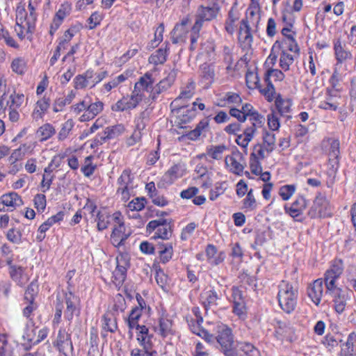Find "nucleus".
<instances>
[{"label": "nucleus", "instance_id": "obj_14", "mask_svg": "<svg viewBox=\"0 0 356 356\" xmlns=\"http://www.w3.org/2000/svg\"><path fill=\"white\" fill-rule=\"evenodd\" d=\"M38 293V284L36 280L33 281L28 286L24 295V300L27 305L24 312H33L38 309L37 304L34 302L35 297Z\"/></svg>", "mask_w": 356, "mask_h": 356}, {"label": "nucleus", "instance_id": "obj_4", "mask_svg": "<svg viewBox=\"0 0 356 356\" xmlns=\"http://www.w3.org/2000/svg\"><path fill=\"white\" fill-rule=\"evenodd\" d=\"M216 339L220 346L222 351L227 356L233 355L234 339L232 330L226 325L217 326Z\"/></svg>", "mask_w": 356, "mask_h": 356}, {"label": "nucleus", "instance_id": "obj_30", "mask_svg": "<svg viewBox=\"0 0 356 356\" xmlns=\"http://www.w3.org/2000/svg\"><path fill=\"white\" fill-rule=\"evenodd\" d=\"M232 298L234 304L233 312H243V309H245V302L242 291L236 287H233Z\"/></svg>", "mask_w": 356, "mask_h": 356}, {"label": "nucleus", "instance_id": "obj_15", "mask_svg": "<svg viewBox=\"0 0 356 356\" xmlns=\"http://www.w3.org/2000/svg\"><path fill=\"white\" fill-rule=\"evenodd\" d=\"M88 106L80 120L82 122L88 121L93 119L103 110L104 104L100 101L91 102L90 97H88Z\"/></svg>", "mask_w": 356, "mask_h": 356}, {"label": "nucleus", "instance_id": "obj_9", "mask_svg": "<svg viewBox=\"0 0 356 356\" xmlns=\"http://www.w3.org/2000/svg\"><path fill=\"white\" fill-rule=\"evenodd\" d=\"M343 270V264L341 260L335 261L330 268L325 273V284L327 291L338 290L335 284L336 280L342 274Z\"/></svg>", "mask_w": 356, "mask_h": 356}, {"label": "nucleus", "instance_id": "obj_32", "mask_svg": "<svg viewBox=\"0 0 356 356\" xmlns=\"http://www.w3.org/2000/svg\"><path fill=\"white\" fill-rule=\"evenodd\" d=\"M65 304L67 309L70 312L80 310V300L77 296H75L71 290L65 294Z\"/></svg>", "mask_w": 356, "mask_h": 356}, {"label": "nucleus", "instance_id": "obj_7", "mask_svg": "<svg viewBox=\"0 0 356 356\" xmlns=\"http://www.w3.org/2000/svg\"><path fill=\"white\" fill-rule=\"evenodd\" d=\"M330 205L326 197L318 194L314 199L313 204L308 211L312 218H325L330 216Z\"/></svg>", "mask_w": 356, "mask_h": 356}, {"label": "nucleus", "instance_id": "obj_52", "mask_svg": "<svg viewBox=\"0 0 356 356\" xmlns=\"http://www.w3.org/2000/svg\"><path fill=\"white\" fill-rule=\"evenodd\" d=\"M146 200L144 197H136L128 204V208L131 211H141L145 207Z\"/></svg>", "mask_w": 356, "mask_h": 356}, {"label": "nucleus", "instance_id": "obj_23", "mask_svg": "<svg viewBox=\"0 0 356 356\" xmlns=\"http://www.w3.org/2000/svg\"><path fill=\"white\" fill-rule=\"evenodd\" d=\"M257 128L252 125L248 126L241 134L237 135L236 143L239 146L246 148L249 143L252 140L257 131Z\"/></svg>", "mask_w": 356, "mask_h": 356}, {"label": "nucleus", "instance_id": "obj_36", "mask_svg": "<svg viewBox=\"0 0 356 356\" xmlns=\"http://www.w3.org/2000/svg\"><path fill=\"white\" fill-rule=\"evenodd\" d=\"M293 56L287 53L286 49H282V54L280 58V67L284 71H288L290 65L293 64Z\"/></svg>", "mask_w": 356, "mask_h": 356}, {"label": "nucleus", "instance_id": "obj_13", "mask_svg": "<svg viewBox=\"0 0 356 356\" xmlns=\"http://www.w3.org/2000/svg\"><path fill=\"white\" fill-rule=\"evenodd\" d=\"M340 143L338 139L333 138H327L322 141V149L329 156V161H334L335 163L339 162V156Z\"/></svg>", "mask_w": 356, "mask_h": 356}, {"label": "nucleus", "instance_id": "obj_29", "mask_svg": "<svg viewBox=\"0 0 356 356\" xmlns=\"http://www.w3.org/2000/svg\"><path fill=\"white\" fill-rule=\"evenodd\" d=\"M56 133L54 127L49 123H46L39 127L36 134L40 142L45 141L50 138Z\"/></svg>", "mask_w": 356, "mask_h": 356}, {"label": "nucleus", "instance_id": "obj_63", "mask_svg": "<svg viewBox=\"0 0 356 356\" xmlns=\"http://www.w3.org/2000/svg\"><path fill=\"white\" fill-rule=\"evenodd\" d=\"M155 280L158 285L163 289H165L168 282V276L164 273L163 270H160L156 271L155 275Z\"/></svg>", "mask_w": 356, "mask_h": 356}, {"label": "nucleus", "instance_id": "obj_58", "mask_svg": "<svg viewBox=\"0 0 356 356\" xmlns=\"http://www.w3.org/2000/svg\"><path fill=\"white\" fill-rule=\"evenodd\" d=\"M295 192L293 185H285L280 188L279 194L284 200H289Z\"/></svg>", "mask_w": 356, "mask_h": 356}, {"label": "nucleus", "instance_id": "obj_33", "mask_svg": "<svg viewBox=\"0 0 356 356\" xmlns=\"http://www.w3.org/2000/svg\"><path fill=\"white\" fill-rule=\"evenodd\" d=\"M209 126V120L207 119H204L201 120L196 126V127L191 131L188 134V137L189 139L195 140H197L200 135L204 132Z\"/></svg>", "mask_w": 356, "mask_h": 356}, {"label": "nucleus", "instance_id": "obj_35", "mask_svg": "<svg viewBox=\"0 0 356 356\" xmlns=\"http://www.w3.org/2000/svg\"><path fill=\"white\" fill-rule=\"evenodd\" d=\"M103 328L111 332H113L117 329L116 318L113 313H106L103 316Z\"/></svg>", "mask_w": 356, "mask_h": 356}, {"label": "nucleus", "instance_id": "obj_56", "mask_svg": "<svg viewBox=\"0 0 356 356\" xmlns=\"http://www.w3.org/2000/svg\"><path fill=\"white\" fill-rule=\"evenodd\" d=\"M126 309L127 305L124 298L120 294L116 295L114 298V312H124Z\"/></svg>", "mask_w": 356, "mask_h": 356}, {"label": "nucleus", "instance_id": "obj_55", "mask_svg": "<svg viewBox=\"0 0 356 356\" xmlns=\"http://www.w3.org/2000/svg\"><path fill=\"white\" fill-rule=\"evenodd\" d=\"M127 268H128L122 266H116V268L113 272V276L118 284H121L124 281Z\"/></svg>", "mask_w": 356, "mask_h": 356}, {"label": "nucleus", "instance_id": "obj_24", "mask_svg": "<svg viewBox=\"0 0 356 356\" xmlns=\"http://www.w3.org/2000/svg\"><path fill=\"white\" fill-rule=\"evenodd\" d=\"M54 346H56L60 352H64L67 348H70L72 350V343L70 339V336L68 334L65 330H60L58 333V336Z\"/></svg>", "mask_w": 356, "mask_h": 356}, {"label": "nucleus", "instance_id": "obj_16", "mask_svg": "<svg viewBox=\"0 0 356 356\" xmlns=\"http://www.w3.org/2000/svg\"><path fill=\"white\" fill-rule=\"evenodd\" d=\"M242 159V154L239 152H233L232 156H227L225 159V165L229 170L236 174H242L244 165L238 159Z\"/></svg>", "mask_w": 356, "mask_h": 356}, {"label": "nucleus", "instance_id": "obj_37", "mask_svg": "<svg viewBox=\"0 0 356 356\" xmlns=\"http://www.w3.org/2000/svg\"><path fill=\"white\" fill-rule=\"evenodd\" d=\"M11 69L17 74H24L26 70V63L25 60L20 57L13 59L11 63Z\"/></svg>", "mask_w": 356, "mask_h": 356}, {"label": "nucleus", "instance_id": "obj_50", "mask_svg": "<svg viewBox=\"0 0 356 356\" xmlns=\"http://www.w3.org/2000/svg\"><path fill=\"white\" fill-rule=\"evenodd\" d=\"M74 127V122L72 120H67L62 126L60 131L58 133V139L63 140L65 139L69 135L70 131Z\"/></svg>", "mask_w": 356, "mask_h": 356}, {"label": "nucleus", "instance_id": "obj_60", "mask_svg": "<svg viewBox=\"0 0 356 356\" xmlns=\"http://www.w3.org/2000/svg\"><path fill=\"white\" fill-rule=\"evenodd\" d=\"M268 125L272 131L278 130L280 126L277 115L272 112L268 115Z\"/></svg>", "mask_w": 356, "mask_h": 356}, {"label": "nucleus", "instance_id": "obj_19", "mask_svg": "<svg viewBox=\"0 0 356 356\" xmlns=\"http://www.w3.org/2000/svg\"><path fill=\"white\" fill-rule=\"evenodd\" d=\"M139 333L137 336V340L146 351H152L153 335L149 334L148 329L145 325H138Z\"/></svg>", "mask_w": 356, "mask_h": 356}, {"label": "nucleus", "instance_id": "obj_20", "mask_svg": "<svg viewBox=\"0 0 356 356\" xmlns=\"http://www.w3.org/2000/svg\"><path fill=\"white\" fill-rule=\"evenodd\" d=\"M344 46L345 44H342L341 38H338L334 40V55L337 60V66L339 64H341L345 60L352 58V54L350 51L346 50Z\"/></svg>", "mask_w": 356, "mask_h": 356}, {"label": "nucleus", "instance_id": "obj_12", "mask_svg": "<svg viewBox=\"0 0 356 356\" xmlns=\"http://www.w3.org/2000/svg\"><path fill=\"white\" fill-rule=\"evenodd\" d=\"M185 172L184 164L180 163L173 165L162 177L161 180L158 183V186H164L172 184L176 179L181 177Z\"/></svg>", "mask_w": 356, "mask_h": 356}, {"label": "nucleus", "instance_id": "obj_25", "mask_svg": "<svg viewBox=\"0 0 356 356\" xmlns=\"http://www.w3.org/2000/svg\"><path fill=\"white\" fill-rule=\"evenodd\" d=\"M168 44H166L165 48H159L149 58V63L155 65L163 64L167 59L168 51L169 50Z\"/></svg>", "mask_w": 356, "mask_h": 356}, {"label": "nucleus", "instance_id": "obj_57", "mask_svg": "<svg viewBox=\"0 0 356 356\" xmlns=\"http://www.w3.org/2000/svg\"><path fill=\"white\" fill-rule=\"evenodd\" d=\"M164 32V24L161 23L157 27L155 33L154 39L151 41L152 47L154 48L163 40V33Z\"/></svg>", "mask_w": 356, "mask_h": 356}, {"label": "nucleus", "instance_id": "obj_17", "mask_svg": "<svg viewBox=\"0 0 356 356\" xmlns=\"http://www.w3.org/2000/svg\"><path fill=\"white\" fill-rule=\"evenodd\" d=\"M220 298L218 297L216 292L214 290L204 291L201 294L202 303L206 311L212 310L214 312L218 309V300Z\"/></svg>", "mask_w": 356, "mask_h": 356}, {"label": "nucleus", "instance_id": "obj_11", "mask_svg": "<svg viewBox=\"0 0 356 356\" xmlns=\"http://www.w3.org/2000/svg\"><path fill=\"white\" fill-rule=\"evenodd\" d=\"M35 327L31 316V313L26 316V327L22 334V344L24 350H29L35 338Z\"/></svg>", "mask_w": 356, "mask_h": 356}, {"label": "nucleus", "instance_id": "obj_38", "mask_svg": "<svg viewBox=\"0 0 356 356\" xmlns=\"http://www.w3.org/2000/svg\"><path fill=\"white\" fill-rule=\"evenodd\" d=\"M200 76L209 83H211L215 76L213 68L207 63L202 65L200 67Z\"/></svg>", "mask_w": 356, "mask_h": 356}, {"label": "nucleus", "instance_id": "obj_39", "mask_svg": "<svg viewBox=\"0 0 356 356\" xmlns=\"http://www.w3.org/2000/svg\"><path fill=\"white\" fill-rule=\"evenodd\" d=\"M0 356H16L13 348L6 341L4 335H0Z\"/></svg>", "mask_w": 356, "mask_h": 356}, {"label": "nucleus", "instance_id": "obj_42", "mask_svg": "<svg viewBox=\"0 0 356 356\" xmlns=\"http://www.w3.org/2000/svg\"><path fill=\"white\" fill-rule=\"evenodd\" d=\"M159 252L161 257V261L163 263L168 262L172 257V246L170 243L163 245V247L159 248Z\"/></svg>", "mask_w": 356, "mask_h": 356}, {"label": "nucleus", "instance_id": "obj_46", "mask_svg": "<svg viewBox=\"0 0 356 356\" xmlns=\"http://www.w3.org/2000/svg\"><path fill=\"white\" fill-rule=\"evenodd\" d=\"M248 118H249L250 124L257 129L262 127L265 123V118L264 115L259 114L258 111L253 113L252 115L248 116Z\"/></svg>", "mask_w": 356, "mask_h": 356}, {"label": "nucleus", "instance_id": "obj_53", "mask_svg": "<svg viewBox=\"0 0 356 356\" xmlns=\"http://www.w3.org/2000/svg\"><path fill=\"white\" fill-rule=\"evenodd\" d=\"M195 92V83L193 82L189 83L184 90H183L179 96L175 99L177 101L180 99H190L193 97Z\"/></svg>", "mask_w": 356, "mask_h": 356}, {"label": "nucleus", "instance_id": "obj_51", "mask_svg": "<svg viewBox=\"0 0 356 356\" xmlns=\"http://www.w3.org/2000/svg\"><path fill=\"white\" fill-rule=\"evenodd\" d=\"M225 183H218L215 187L210 191L209 199L212 201L216 200L220 195L223 194L226 187Z\"/></svg>", "mask_w": 356, "mask_h": 356}, {"label": "nucleus", "instance_id": "obj_43", "mask_svg": "<svg viewBox=\"0 0 356 356\" xmlns=\"http://www.w3.org/2000/svg\"><path fill=\"white\" fill-rule=\"evenodd\" d=\"M124 131V127L122 124H118L113 127H106L104 130V134H106V137H108L109 139L114 138Z\"/></svg>", "mask_w": 356, "mask_h": 356}, {"label": "nucleus", "instance_id": "obj_64", "mask_svg": "<svg viewBox=\"0 0 356 356\" xmlns=\"http://www.w3.org/2000/svg\"><path fill=\"white\" fill-rule=\"evenodd\" d=\"M102 19V16L98 12L93 13L88 19V22L90 24L89 29H93L95 28L100 24Z\"/></svg>", "mask_w": 356, "mask_h": 356}, {"label": "nucleus", "instance_id": "obj_28", "mask_svg": "<svg viewBox=\"0 0 356 356\" xmlns=\"http://www.w3.org/2000/svg\"><path fill=\"white\" fill-rule=\"evenodd\" d=\"M275 106L280 115L290 118V116L287 115L290 113L291 106V103L289 99H284L279 95L275 98Z\"/></svg>", "mask_w": 356, "mask_h": 356}, {"label": "nucleus", "instance_id": "obj_40", "mask_svg": "<svg viewBox=\"0 0 356 356\" xmlns=\"http://www.w3.org/2000/svg\"><path fill=\"white\" fill-rule=\"evenodd\" d=\"M239 349L243 351L246 356H261L259 350L249 343H241L239 344Z\"/></svg>", "mask_w": 356, "mask_h": 356}, {"label": "nucleus", "instance_id": "obj_10", "mask_svg": "<svg viewBox=\"0 0 356 356\" xmlns=\"http://www.w3.org/2000/svg\"><path fill=\"white\" fill-rule=\"evenodd\" d=\"M118 183L119 187L117 192L121 193L123 200H128L130 195V191L134 188V177L130 170H124L120 177L118 178Z\"/></svg>", "mask_w": 356, "mask_h": 356}, {"label": "nucleus", "instance_id": "obj_44", "mask_svg": "<svg viewBox=\"0 0 356 356\" xmlns=\"http://www.w3.org/2000/svg\"><path fill=\"white\" fill-rule=\"evenodd\" d=\"M239 34L243 37L244 40L250 42L252 37L250 33V27L247 19H242L239 30Z\"/></svg>", "mask_w": 356, "mask_h": 356}, {"label": "nucleus", "instance_id": "obj_41", "mask_svg": "<svg viewBox=\"0 0 356 356\" xmlns=\"http://www.w3.org/2000/svg\"><path fill=\"white\" fill-rule=\"evenodd\" d=\"M265 83H266V86L263 89H260V92L266 97L268 102H272L275 98H276L275 97L276 94L275 89L270 81H265Z\"/></svg>", "mask_w": 356, "mask_h": 356}, {"label": "nucleus", "instance_id": "obj_1", "mask_svg": "<svg viewBox=\"0 0 356 356\" xmlns=\"http://www.w3.org/2000/svg\"><path fill=\"white\" fill-rule=\"evenodd\" d=\"M277 298L282 310L292 312L297 305L298 289L288 282L282 280L279 285Z\"/></svg>", "mask_w": 356, "mask_h": 356}, {"label": "nucleus", "instance_id": "obj_3", "mask_svg": "<svg viewBox=\"0 0 356 356\" xmlns=\"http://www.w3.org/2000/svg\"><path fill=\"white\" fill-rule=\"evenodd\" d=\"M16 25L15 31L19 39L23 40L26 35L31 36L34 32L35 26H33L31 29H29L30 16L28 15L27 11L26 10L25 6L22 3H19L16 8Z\"/></svg>", "mask_w": 356, "mask_h": 356}, {"label": "nucleus", "instance_id": "obj_21", "mask_svg": "<svg viewBox=\"0 0 356 356\" xmlns=\"http://www.w3.org/2000/svg\"><path fill=\"white\" fill-rule=\"evenodd\" d=\"M323 293V281L320 279L315 280L307 291L309 297L312 302L318 305L320 303Z\"/></svg>", "mask_w": 356, "mask_h": 356}, {"label": "nucleus", "instance_id": "obj_45", "mask_svg": "<svg viewBox=\"0 0 356 356\" xmlns=\"http://www.w3.org/2000/svg\"><path fill=\"white\" fill-rule=\"evenodd\" d=\"M9 101L7 102L6 105H9L10 108H19L23 104L24 100V96L23 94H11L9 97Z\"/></svg>", "mask_w": 356, "mask_h": 356}, {"label": "nucleus", "instance_id": "obj_61", "mask_svg": "<svg viewBox=\"0 0 356 356\" xmlns=\"http://www.w3.org/2000/svg\"><path fill=\"white\" fill-rule=\"evenodd\" d=\"M246 83L249 88H259V78L252 72L246 74Z\"/></svg>", "mask_w": 356, "mask_h": 356}, {"label": "nucleus", "instance_id": "obj_31", "mask_svg": "<svg viewBox=\"0 0 356 356\" xmlns=\"http://www.w3.org/2000/svg\"><path fill=\"white\" fill-rule=\"evenodd\" d=\"M263 145L267 154L272 152L275 147V134L265 130L263 133Z\"/></svg>", "mask_w": 356, "mask_h": 356}, {"label": "nucleus", "instance_id": "obj_49", "mask_svg": "<svg viewBox=\"0 0 356 356\" xmlns=\"http://www.w3.org/2000/svg\"><path fill=\"white\" fill-rule=\"evenodd\" d=\"M172 321L161 317L159 320V331L163 337H165L171 331Z\"/></svg>", "mask_w": 356, "mask_h": 356}, {"label": "nucleus", "instance_id": "obj_26", "mask_svg": "<svg viewBox=\"0 0 356 356\" xmlns=\"http://www.w3.org/2000/svg\"><path fill=\"white\" fill-rule=\"evenodd\" d=\"M97 229L102 231L106 229L110 224H113V214L110 215L106 211H99L97 214Z\"/></svg>", "mask_w": 356, "mask_h": 356}, {"label": "nucleus", "instance_id": "obj_34", "mask_svg": "<svg viewBox=\"0 0 356 356\" xmlns=\"http://www.w3.org/2000/svg\"><path fill=\"white\" fill-rule=\"evenodd\" d=\"M227 147L225 145H212L207 149V155L216 160H220Z\"/></svg>", "mask_w": 356, "mask_h": 356}, {"label": "nucleus", "instance_id": "obj_54", "mask_svg": "<svg viewBox=\"0 0 356 356\" xmlns=\"http://www.w3.org/2000/svg\"><path fill=\"white\" fill-rule=\"evenodd\" d=\"M283 47V42L277 40L273 45L271 52L268 58V60H270L272 65H274L277 60V52L281 50Z\"/></svg>", "mask_w": 356, "mask_h": 356}, {"label": "nucleus", "instance_id": "obj_62", "mask_svg": "<svg viewBox=\"0 0 356 356\" xmlns=\"http://www.w3.org/2000/svg\"><path fill=\"white\" fill-rule=\"evenodd\" d=\"M335 312H343L346 307V299L344 296L338 295L334 300Z\"/></svg>", "mask_w": 356, "mask_h": 356}, {"label": "nucleus", "instance_id": "obj_47", "mask_svg": "<svg viewBox=\"0 0 356 356\" xmlns=\"http://www.w3.org/2000/svg\"><path fill=\"white\" fill-rule=\"evenodd\" d=\"M285 76L284 73L277 69H270L268 70L265 74V81H270V78H273L275 81H282L284 79Z\"/></svg>", "mask_w": 356, "mask_h": 356}, {"label": "nucleus", "instance_id": "obj_5", "mask_svg": "<svg viewBox=\"0 0 356 356\" xmlns=\"http://www.w3.org/2000/svg\"><path fill=\"white\" fill-rule=\"evenodd\" d=\"M147 231L149 233L155 231L154 238L169 239L172 233L171 220L163 218L151 220L147 225Z\"/></svg>", "mask_w": 356, "mask_h": 356}, {"label": "nucleus", "instance_id": "obj_27", "mask_svg": "<svg viewBox=\"0 0 356 356\" xmlns=\"http://www.w3.org/2000/svg\"><path fill=\"white\" fill-rule=\"evenodd\" d=\"M1 200L3 205L8 207H19L23 204L21 197L15 192L3 195Z\"/></svg>", "mask_w": 356, "mask_h": 356}, {"label": "nucleus", "instance_id": "obj_6", "mask_svg": "<svg viewBox=\"0 0 356 356\" xmlns=\"http://www.w3.org/2000/svg\"><path fill=\"white\" fill-rule=\"evenodd\" d=\"M113 229L111 234L113 243L117 246L122 245L127 239L129 234L125 233L123 218L120 212L113 213Z\"/></svg>", "mask_w": 356, "mask_h": 356}, {"label": "nucleus", "instance_id": "obj_22", "mask_svg": "<svg viewBox=\"0 0 356 356\" xmlns=\"http://www.w3.org/2000/svg\"><path fill=\"white\" fill-rule=\"evenodd\" d=\"M307 204L306 199L303 196H299L296 201L293 202L291 207H288L285 206L284 209L291 217L296 218L302 214Z\"/></svg>", "mask_w": 356, "mask_h": 356}, {"label": "nucleus", "instance_id": "obj_18", "mask_svg": "<svg viewBox=\"0 0 356 356\" xmlns=\"http://www.w3.org/2000/svg\"><path fill=\"white\" fill-rule=\"evenodd\" d=\"M186 321L191 330L198 336H202V334H206V332L202 327L203 318L200 315V313H191L186 316Z\"/></svg>", "mask_w": 356, "mask_h": 356}, {"label": "nucleus", "instance_id": "obj_48", "mask_svg": "<svg viewBox=\"0 0 356 356\" xmlns=\"http://www.w3.org/2000/svg\"><path fill=\"white\" fill-rule=\"evenodd\" d=\"M177 76V70L175 69L170 70L166 77L160 81V86L163 88H168L174 83Z\"/></svg>", "mask_w": 356, "mask_h": 356}, {"label": "nucleus", "instance_id": "obj_8", "mask_svg": "<svg viewBox=\"0 0 356 356\" xmlns=\"http://www.w3.org/2000/svg\"><path fill=\"white\" fill-rule=\"evenodd\" d=\"M219 11V8L213 4V6H200L196 13V20L193 26L195 30L201 29L204 22L211 21L216 18Z\"/></svg>", "mask_w": 356, "mask_h": 356}, {"label": "nucleus", "instance_id": "obj_59", "mask_svg": "<svg viewBox=\"0 0 356 356\" xmlns=\"http://www.w3.org/2000/svg\"><path fill=\"white\" fill-rule=\"evenodd\" d=\"M265 152H266V151L264 149V146L258 143L254 146L253 152L251 154L250 157L261 160L266 157Z\"/></svg>", "mask_w": 356, "mask_h": 356}, {"label": "nucleus", "instance_id": "obj_2", "mask_svg": "<svg viewBox=\"0 0 356 356\" xmlns=\"http://www.w3.org/2000/svg\"><path fill=\"white\" fill-rule=\"evenodd\" d=\"M152 83H154V81L151 74L146 73L140 78L138 81L135 83L130 98L125 99L129 109L135 108L143 98L146 97V92H149Z\"/></svg>", "mask_w": 356, "mask_h": 356}]
</instances>
